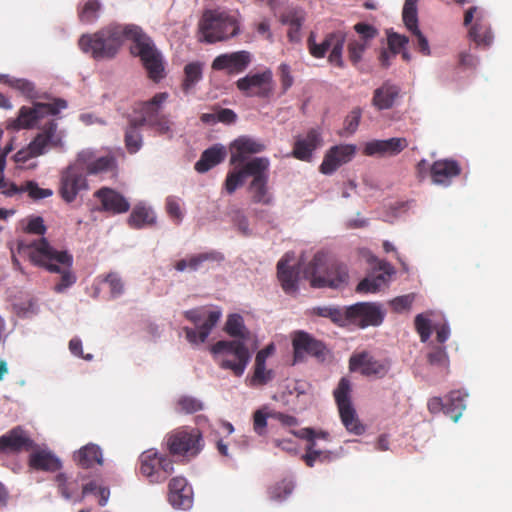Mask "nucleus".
<instances>
[{
	"label": "nucleus",
	"mask_w": 512,
	"mask_h": 512,
	"mask_svg": "<svg viewBox=\"0 0 512 512\" xmlns=\"http://www.w3.org/2000/svg\"><path fill=\"white\" fill-rule=\"evenodd\" d=\"M294 485L292 481L282 480L272 485L269 490V497L275 501H282L292 493Z\"/></svg>",
	"instance_id": "obj_53"
},
{
	"label": "nucleus",
	"mask_w": 512,
	"mask_h": 512,
	"mask_svg": "<svg viewBox=\"0 0 512 512\" xmlns=\"http://www.w3.org/2000/svg\"><path fill=\"white\" fill-rule=\"evenodd\" d=\"M399 95V86L386 81L374 90L372 105L378 110L391 109L399 98Z\"/></svg>",
	"instance_id": "obj_32"
},
{
	"label": "nucleus",
	"mask_w": 512,
	"mask_h": 512,
	"mask_svg": "<svg viewBox=\"0 0 512 512\" xmlns=\"http://www.w3.org/2000/svg\"><path fill=\"white\" fill-rule=\"evenodd\" d=\"M248 173L246 172V163L238 170L231 171L227 174L224 188L229 193L232 194L235 190L243 184L244 178L248 177Z\"/></svg>",
	"instance_id": "obj_52"
},
{
	"label": "nucleus",
	"mask_w": 512,
	"mask_h": 512,
	"mask_svg": "<svg viewBox=\"0 0 512 512\" xmlns=\"http://www.w3.org/2000/svg\"><path fill=\"white\" fill-rule=\"evenodd\" d=\"M353 29L357 36L348 38L347 53L349 61L356 67L361 63L365 51L371 46L379 32L375 26L365 22L356 23Z\"/></svg>",
	"instance_id": "obj_16"
},
{
	"label": "nucleus",
	"mask_w": 512,
	"mask_h": 512,
	"mask_svg": "<svg viewBox=\"0 0 512 512\" xmlns=\"http://www.w3.org/2000/svg\"><path fill=\"white\" fill-rule=\"evenodd\" d=\"M269 160L265 157H256L246 163V172L253 177L248 189L253 203L270 205L272 195L268 190Z\"/></svg>",
	"instance_id": "obj_12"
},
{
	"label": "nucleus",
	"mask_w": 512,
	"mask_h": 512,
	"mask_svg": "<svg viewBox=\"0 0 512 512\" xmlns=\"http://www.w3.org/2000/svg\"><path fill=\"white\" fill-rule=\"evenodd\" d=\"M88 189L87 175L76 160L60 172L58 194L64 202H74L78 195Z\"/></svg>",
	"instance_id": "obj_14"
},
{
	"label": "nucleus",
	"mask_w": 512,
	"mask_h": 512,
	"mask_svg": "<svg viewBox=\"0 0 512 512\" xmlns=\"http://www.w3.org/2000/svg\"><path fill=\"white\" fill-rule=\"evenodd\" d=\"M279 75H280V82H281V88L282 93H286L289 88L294 83V78L291 74V68L288 64L282 63L279 66Z\"/></svg>",
	"instance_id": "obj_60"
},
{
	"label": "nucleus",
	"mask_w": 512,
	"mask_h": 512,
	"mask_svg": "<svg viewBox=\"0 0 512 512\" xmlns=\"http://www.w3.org/2000/svg\"><path fill=\"white\" fill-rule=\"evenodd\" d=\"M299 438L305 439L308 441L306 446V453H309L313 450H318L316 448V431L312 428H303L298 432H293Z\"/></svg>",
	"instance_id": "obj_62"
},
{
	"label": "nucleus",
	"mask_w": 512,
	"mask_h": 512,
	"mask_svg": "<svg viewBox=\"0 0 512 512\" xmlns=\"http://www.w3.org/2000/svg\"><path fill=\"white\" fill-rule=\"evenodd\" d=\"M362 110L359 107L354 108L344 120V129L348 134H353L360 123Z\"/></svg>",
	"instance_id": "obj_57"
},
{
	"label": "nucleus",
	"mask_w": 512,
	"mask_h": 512,
	"mask_svg": "<svg viewBox=\"0 0 512 512\" xmlns=\"http://www.w3.org/2000/svg\"><path fill=\"white\" fill-rule=\"evenodd\" d=\"M225 331L234 340H220L212 346V353L221 354L219 366L222 369L231 370L240 377L244 374L251 359V353L245 343L249 339V331L244 325V320L239 314H232L225 324Z\"/></svg>",
	"instance_id": "obj_2"
},
{
	"label": "nucleus",
	"mask_w": 512,
	"mask_h": 512,
	"mask_svg": "<svg viewBox=\"0 0 512 512\" xmlns=\"http://www.w3.org/2000/svg\"><path fill=\"white\" fill-rule=\"evenodd\" d=\"M17 252L34 266L60 274V279L54 286L56 293H63L75 284L77 278L72 271L73 256L66 250L54 248L45 237L19 240Z\"/></svg>",
	"instance_id": "obj_1"
},
{
	"label": "nucleus",
	"mask_w": 512,
	"mask_h": 512,
	"mask_svg": "<svg viewBox=\"0 0 512 512\" xmlns=\"http://www.w3.org/2000/svg\"><path fill=\"white\" fill-rule=\"evenodd\" d=\"M75 459L82 468H90L95 464H103V455L101 448L93 443L83 446L75 454Z\"/></svg>",
	"instance_id": "obj_38"
},
{
	"label": "nucleus",
	"mask_w": 512,
	"mask_h": 512,
	"mask_svg": "<svg viewBox=\"0 0 512 512\" xmlns=\"http://www.w3.org/2000/svg\"><path fill=\"white\" fill-rule=\"evenodd\" d=\"M203 77V64L201 62H191L184 67V78L181 88L185 94H189L196 84Z\"/></svg>",
	"instance_id": "obj_43"
},
{
	"label": "nucleus",
	"mask_w": 512,
	"mask_h": 512,
	"mask_svg": "<svg viewBox=\"0 0 512 512\" xmlns=\"http://www.w3.org/2000/svg\"><path fill=\"white\" fill-rule=\"evenodd\" d=\"M100 3L98 0H87L78 8V17L82 23L90 24L99 16Z\"/></svg>",
	"instance_id": "obj_48"
},
{
	"label": "nucleus",
	"mask_w": 512,
	"mask_h": 512,
	"mask_svg": "<svg viewBox=\"0 0 512 512\" xmlns=\"http://www.w3.org/2000/svg\"><path fill=\"white\" fill-rule=\"evenodd\" d=\"M29 466L35 470L55 472L61 468V461L51 452L43 450L30 455Z\"/></svg>",
	"instance_id": "obj_37"
},
{
	"label": "nucleus",
	"mask_w": 512,
	"mask_h": 512,
	"mask_svg": "<svg viewBox=\"0 0 512 512\" xmlns=\"http://www.w3.org/2000/svg\"><path fill=\"white\" fill-rule=\"evenodd\" d=\"M103 281L108 284L112 297H118L124 292L123 281L117 273L110 272Z\"/></svg>",
	"instance_id": "obj_55"
},
{
	"label": "nucleus",
	"mask_w": 512,
	"mask_h": 512,
	"mask_svg": "<svg viewBox=\"0 0 512 512\" xmlns=\"http://www.w3.org/2000/svg\"><path fill=\"white\" fill-rule=\"evenodd\" d=\"M23 192H27L29 197L33 200H40L53 195V191L51 189L40 188L34 181H27L21 186H17L15 183H10L8 189L2 191L6 196H13Z\"/></svg>",
	"instance_id": "obj_36"
},
{
	"label": "nucleus",
	"mask_w": 512,
	"mask_h": 512,
	"mask_svg": "<svg viewBox=\"0 0 512 512\" xmlns=\"http://www.w3.org/2000/svg\"><path fill=\"white\" fill-rule=\"evenodd\" d=\"M236 87L246 96L268 98L273 92V74L270 69L261 73L248 74L236 81Z\"/></svg>",
	"instance_id": "obj_17"
},
{
	"label": "nucleus",
	"mask_w": 512,
	"mask_h": 512,
	"mask_svg": "<svg viewBox=\"0 0 512 512\" xmlns=\"http://www.w3.org/2000/svg\"><path fill=\"white\" fill-rule=\"evenodd\" d=\"M268 417H270V413L265 414L262 410H257L253 414V429L260 436L266 434Z\"/></svg>",
	"instance_id": "obj_59"
},
{
	"label": "nucleus",
	"mask_w": 512,
	"mask_h": 512,
	"mask_svg": "<svg viewBox=\"0 0 512 512\" xmlns=\"http://www.w3.org/2000/svg\"><path fill=\"white\" fill-rule=\"evenodd\" d=\"M415 329L418 332L422 342H426L431 335V323L430 320L424 317L422 314H418L415 317Z\"/></svg>",
	"instance_id": "obj_56"
},
{
	"label": "nucleus",
	"mask_w": 512,
	"mask_h": 512,
	"mask_svg": "<svg viewBox=\"0 0 512 512\" xmlns=\"http://www.w3.org/2000/svg\"><path fill=\"white\" fill-rule=\"evenodd\" d=\"M28 146L32 151V155H35V157L43 155L48 147L62 149L64 144L61 133L57 132V123L55 121L46 123L42 132L39 133Z\"/></svg>",
	"instance_id": "obj_22"
},
{
	"label": "nucleus",
	"mask_w": 512,
	"mask_h": 512,
	"mask_svg": "<svg viewBox=\"0 0 512 512\" xmlns=\"http://www.w3.org/2000/svg\"><path fill=\"white\" fill-rule=\"evenodd\" d=\"M177 410L185 414H193L203 409V403L192 396H181L177 402Z\"/></svg>",
	"instance_id": "obj_54"
},
{
	"label": "nucleus",
	"mask_w": 512,
	"mask_h": 512,
	"mask_svg": "<svg viewBox=\"0 0 512 512\" xmlns=\"http://www.w3.org/2000/svg\"><path fill=\"white\" fill-rule=\"evenodd\" d=\"M346 41V34L341 31H333L326 34L321 43H317L315 34L310 33L307 39V47L309 53L317 59L324 58L328 52V62L338 68H344L345 63L343 60V48Z\"/></svg>",
	"instance_id": "obj_11"
},
{
	"label": "nucleus",
	"mask_w": 512,
	"mask_h": 512,
	"mask_svg": "<svg viewBox=\"0 0 512 512\" xmlns=\"http://www.w3.org/2000/svg\"><path fill=\"white\" fill-rule=\"evenodd\" d=\"M352 386L349 379L343 377L340 379L336 389L333 392L338 409L344 406L352 405L351 402Z\"/></svg>",
	"instance_id": "obj_49"
},
{
	"label": "nucleus",
	"mask_w": 512,
	"mask_h": 512,
	"mask_svg": "<svg viewBox=\"0 0 512 512\" xmlns=\"http://www.w3.org/2000/svg\"><path fill=\"white\" fill-rule=\"evenodd\" d=\"M314 314L329 318L333 323L344 326L347 323L346 308L344 310L334 306L316 307Z\"/></svg>",
	"instance_id": "obj_47"
},
{
	"label": "nucleus",
	"mask_w": 512,
	"mask_h": 512,
	"mask_svg": "<svg viewBox=\"0 0 512 512\" xmlns=\"http://www.w3.org/2000/svg\"><path fill=\"white\" fill-rule=\"evenodd\" d=\"M404 137H394L386 140H372L365 144L363 153L366 156L393 157L408 147Z\"/></svg>",
	"instance_id": "obj_23"
},
{
	"label": "nucleus",
	"mask_w": 512,
	"mask_h": 512,
	"mask_svg": "<svg viewBox=\"0 0 512 512\" xmlns=\"http://www.w3.org/2000/svg\"><path fill=\"white\" fill-rule=\"evenodd\" d=\"M138 470L150 484H160L174 472V462L169 455L150 448L140 454Z\"/></svg>",
	"instance_id": "obj_10"
},
{
	"label": "nucleus",
	"mask_w": 512,
	"mask_h": 512,
	"mask_svg": "<svg viewBox=\"0 0 512 512\" xmlns=\"http://www.w3.org/2000/svg\"><path fill=\"white\" fill-rule=\"evenodd\" d=\"M94 197L101 202V211L112 214H122L130 209V204L127 199L111 188L102 187L98 189L94 193Z\"/></svg>",
	"instance_id": "obj_30"
},
{
	"label": "nucleus",
	"mask_w": 512,
	"mask_h": 512,
	"mask_svg": "<svg viewBox=\"0 0 512 512\" xmlns=\"http://www.w3.org/2000/svg\"><path fill=\"white\" fill-rule=\"evenodd\" d=\"M339 415L344 427L348 432L355 435H361L365 431V427L361 424L357 417L356 410L353 405L340 407Z\"/></svg>",
	"instance_id": "obj_46"
},
{
	"label": "nucleus",
	"mask_w": 512,
	"mask_h": 512,
	"mask_svg": "<svg viewBox=\"0 0 512 512\" xmlns=\"http://www.w3.org/2000/svg\"><path fill=\"white\" fill-rule=\"evenodd\" d=\"M171 456L193 458L204 446L202 434L197 428L180 427L169 432L164 439Z\"/></svg>",
	"instance_id": "obj_7"
},
{
	"label": "nucleus",
	"mask_w": 512,
	"mask_h": 512,
	"mask_svg": "<svg viewBox=\"0 0 512 512\" xmlns=\"http://www.w3.org/2000/svg\"><path fill=\"white\" fill-rule=\"evenodd\" d=\"M46 226L42 217L37 216L29 219L25 231L27 233L36 234L41 237L46 233Z\"/></svg>",
	"instance_id": "obj_63"
},
{
	"label": "nucleus",
	"mask_w": 512,
	"mask_h": 512,
	"mask_svg": "<svg viewBox=\"0 0 512 512\" xmlns=\"http://www.w3.org/2000/svg\"><path fill=\"white\" fill-rule=\"evenodd\" d=\"M388 48L393 50L397 54L400 53L401 49L408 43V38L404 35H400L395 32L388 33L387 36Z\"/></svg>",
	"instance_id": "obj_61"
},
{
	"label": "nucleus",
	"mask_w": 512,
	"mask_h": 512,
	"mask_svg": "<svg viewBox=\"0 0 512 512\" xmlns=\"http://www.w3.org/2000/svg\"><path fill=\"white\" fill-rule=\"evenodd\" d=\"M166 210L169 216L176 221V223H180L183 214L181 211L180 204L175 197H168L166 199Z\"/></svg>",
	"instance_id": "obj_64"
},
{
	"label": "nucleus",
	"mask_w": 512,
	"mask_h": 512,
	"mask_svg": "<svg viewBox=\"0 0 512 512\" xmlns=\"http://www.w3.org/2000/svg\"><path fill=\"white\" fill-rule=\"evenodd\" d=\"M221 317L220 311H209L207 319L203 324L199 325L197 330L185 327L184 331L187 340L192 344H199L206 341L212 329L216 326Z\"/></svg>",
	"instance_id": "obj_33"
},
{
	"label": "nucleus",
	"mask_w": 512,
	"mask_h": 512,
	"mask_svg": "<svg viewBox=\"0 0 512 512\" xmlns=\"http://www.w3.org/2000/svg\"><path fill=\"white\" fill-rule=\"evenodd\" d=\"M264 149L265 145L260 141L248 136H241L235 139L230 145V164L235 166L240 165L249 155L260 153Z\"/></svg>",
	"instance_id": "obj_28"
},
{
	"label": "nucleus",
	"mask_w": 512,
	"mask_h": 512,
	"mask_svg": "<svg viewBox=\"0 0 512 512\" xmlns=\"http://www.w3.org/2000/svg\"><path fill=\"white\" fill-rule=\"evenodd\" d=\"M226 148L220 144L213 145L212 147L203 151L200 159L195 163V170L199 173H205L211 168L221 163L226 157Z\"/></svg>",
	"instance_id": "obj_34"
},
{
	"label": "nucleus",
	"mask_w": 512,
	"mask_h": 512,
	"mask_svg": "<svg viewBox=\"0 0 512 512\" xmlns=\"http://www.w3.org/2000/svg\"><path fill=\"white\" fill-rule=\"evenodd\" d=\"M224 260V255L218 251L211 250L195 255H191L185 259L176 262L175 269L183 272L186 269L198 271L205 267L207 263H220Z\"/></svg>",
	"instance_id": "obj_31"
},
{
	"label": "nucleus",
	"mask_w": 512,
	"mask_h": 512,
	"mask_svg": "<svg viewBox=\"0 0 512 512\" xmlns=\"http://www.w3.org/2000/svg\"><path fill=\"white\" fill-rule=\"evenodd\" d=\"M168 490V501L174 508L186 510L192 506V488L184 477H173L168 484Z\"/></svg>",
	"instance_id": "obj_25"
},
{
	"label": "nucleus",
	"mask_w": 512,
	"mask_h": 512,
	"mask_svg": "<svg viewBox=\"0 0 512 512\" xmlns=\"http://www.w3.org/2000/svg\"><path fill=\"white\" fill-rule=\"evenodd\" d=\"M252 61L249 51L241 50L218 55L212 62L211 68L215 71H225L229 75L244 72Z\"/></svg>",
	"instance_id": "obj_20"
},
{
	"label": "nucleus",
	"mask_w": 512,
	"mask_h": 512,
	"mask_svg": "<svg viewBox=\"0 0 512 512\" xmlns=\"http://www.w3.org/2000/svg\"><path fill=\"white\" fill-rule=\"evenodd\" d=\"M60 494L65 499H71L79 489V483L76 480L69 481L64 473H59L55 477Z\"/></svg>",
	"instance_id": "obj_50"
},
{
	"label": "nucleus",
	"mask_w": 512,
	"mask_h": 512,
	"mask_svg": "<svg viewBox=\"0 0 512 512\" xmlns=\"http://www.w3.org/2000/svg\"><path fill=\"white\" fill-rule=\"evenodd\" d=\"M339 415L344 427L348 432L355 435H361L365 431V427L361 424L357 417L356 410L353 405L340 407Z\"/></svg>",
	"instance_id": "obj_45"
},
{
	"label": "nucleus",
	"mask_w": 512,
	"mask_h": 512,
	"mask_svg": "<svg viewBox=\"0 0 512 512\" xmlns=\"http://www.w3.org/2000/svg\"><path fill=\"white\" fill-rule=\"evenodd\" d=\"M169 98L167 92L156 93L150 100L140 102L134 108V112L140 117L136 121L140 125H147L160 135L171 133L172 122L169 117L162 113L163 104Z\"/></svg>",
	"instance_id": "obj_6"
},
{
	"label": "nucleus",
	"mask_w": 512,
	"mask_h": 512,
	"mask_svg": "<svg viewBox=\"0 0 512 512\" xmlns=\"http://www.w3.org/2000/svg\"><path fill=\"white\" fill-rule=\"evenodd\" d=\"M133 39L131 53L139 56L140 60L147 71L148 77L155 82L165 77V68L161 53L155 47L151 38L144 33L139 26L137 35Z\"/></svg>",
	"instance_id": "obj_9"
},
{
	"label": "nucleus",
	"mask_w": 512,
	"mask_h": 512,
	"mask_svg": "<svg viewBox=\"0 0 512 512\" xmlns=\"http://www.w3.org/2000/svg\"><path fill=\"white\" fill-rule=\"evenodd\" d=\"M133 39L131 53L139 56L140 60L147 71L148 77L155 82L165 77V68L161 53L155 47L151 38L144 33L139 26L137 35Z\"/></svg>",
	"instance_id": "obj_8"
},
{
	"label": "nucleus",
	"mask_w": 512,
	"mask_h": 512,
	"mask_svg": "<svg viewBox=\"0 0 512 512\" xmlns=\"http://www.w3.org/2000/svg\"><path fill=\"white\" fill-rule=\"evenodd\" d=\"M322 144L318 129L312 128L305 136H297L294 142L292 156L301 161H310L313 152Z\"/></svg>",
	"instance_id": "obj_29"
},
{
	"label": "nucleus",
	"mask_w": 512,
	"mask_h": 512,
	"mask_svg": "<svg viewBox=\"0 0 512 512\" xmlns=\"http://www.w3.org/2000/svg\"><path fill=\"white\" fill-rule=\"evenodd\" d=\"M238 21L219 10H206L199 22L201 40L207 43L224 41L239 33Z\"/></svg>",
	"instance_id": "obj_5"
},
{
	"label": "nucleus",
	"mask_w": 512,
	"mask_h": 512,
	"mask_svg": "<svg viewBox=\"0 0 512 512\" xmlns=\"http://www.w3.org/2000/svg\"><path fill=\"white\" fill-rule=\"evenodd\" d=\"M289 261V254L280 259L277 264V276L283 290L286 293H294L297 290L298 273L288 264Z\"/></svg>",
	"instance_id": "obj_35"
},
{
	"label": "nucleus",
	"mask_w": 512,
	"mask_h": 512,
	"mask_svg": "<svg viewBox=\"0 0 512 512\" xmlns=\"http://www.w3.org/2000/svg\"><path fill=\"white\" fill-rule=\"evenodd\" d=\"M347 323L364 329L382 324L385 311L382 305L374 302H358L346 307Z\"/></svg>",
	"instance_id": "obj_15"
},
{
	"label": "nucleus",
	"mask_w": 512,
	"mask_h": 512,
	"mask_svg": "<svg viewBox=\"0 0 512 512\" xmlns=\"http://www.w3.org/2000/svg\"><path fill=\"white\" fill-rule=\"evenodd\" d=\"M274 378V372L266 368V362L259 357L255 359L254 370L251 377L246 379L250 387H261L268 384Z\"/></svg>",
	"instance_id": "obj_44"
},
{
	"label": "nucleus",
	"mask_w": 512,
	"mask_h": 512,
	"mask_svg": "<svg viewBox=\"0 0 512 512\" xmlns=\"http://www.w3.org/2000/svg\"><path fill=\"white\" fill-rule=\"evenodd\" d=\"M385 281L384 274L366 277L358 283L356 291L358 293H376L384 285Z\"/></svg>",
	"instance_id": "obj_51"
},
{
	"label": "nucleus",
	"mask_w": 512,
	"mask_h": 512,
	"mask_svg": "<svg viewBox=\"0 0 512 512\" xmlns=\"http://www.w3.org/2000/svg\"><path fill=\"white\" fill-rule=\"evenodd\" d=\"M294 362L302 361L305 355L324 358L326 347L323 342L315 339L304 331L295 332L292 339Z\"/></svg>",
	"instance_id": "obj_21"
},
{
	"label": "nucleus",
	"mask_w": 512,
	"mask_h": 512,
	"mask_svg": "<svg viewBox=\"0 0 512 512\" xmlns=\"http://www.w3.org/2000/svg\"><path fill=\"white\" fill-rule=\"evenodd\" d=\"M470 38L477 46L488 47L493 41V34L489 24L482 18H477L469 30Z\"/></svg>",
	"instance_id": "obj_41"
},
{
	"label": "nucleus",
	"mask_w": 512,
	"mask_h": 512,
	"mask_svg": "<svg viewBox=\"0 0 512 512\" xmlns=\"http://www.w3.org/2000/svg\"><path fill=\"white\" fill-rule=\"evenodd\" d=\"M142 126L143 125H140L136 121V118L129 119L128 126L125 130L124 142L125 147L130 154L138 152L142 147L143 140L140 132V128Z\"/></svg>",
	"instance_id": "obj_40"
},
{
	"label": "nucleus",
	"mask_w": 512,
	"mask_h": 512,
	"mask_svg": "<svg viewBox=\"0 0 512 512\" xmlns=\"http://www.w3.org/2000/svg\"><path fill=\"white\" fill-rule=\"evenodd\" d=\"M67 107L63 99H55L50 103H34L32 107L23 106L19 110L18 117L8 122L7 128L12 130L32 128L40 119L47 115H56L61 109Z\"/></svg>",
	"instance_id": "obj_13"
},
{
	"label": "nucleus",
	"mask_w": 512,
	"mask_h": 512,
	"mask_svg": "<svg viewBox=\"0 0 512 512\" xmlns=\"http://www.w3.org/2000/svg\"><path fill=\"white\" fill-rule=\"evenodd\" d=\"M156 217L154 212L142 204L136 205L129 218L128 225L134 229H141L145 226L155 223Z\"/></svg>",
	"instance_id": "obj_39"
},
{
	"label": "nucleus",
	"mask_w": 512,
	"mask_h": 512,
	"mask_svg": "<svg viewBox=\"0 0 512 512\" xmlns=\"http://www.w3.org/2000/svg\"><path fill=\"white\" fill-rule=\"evenodd\" d=\"M75 160L86 175H97L117 169V160L110 153L105 156L95 157L94 152L87 149L80 151Z\"/></svg>",
	"instance_id": "obj_19"
},
{
	"label": "nucleus",
	"mask_w": 512,
	"mask_h": 512,
	"mask_svg": "<svg viewBox=\"0 0 512 512\" xmlns=\"http://www.w3.org/2000/svg\"><path fill=\"white\" fill-rule=\"evenodd\" d=\"M356 153V146L352 144L337 145L326 153L320 165L323 174H331L341 165L352 160Z\"/></svg>",
	"instance_id": "obj_26"
},
{
	"label": "nucleus",
	"mask_w": 512,
	"mask_h": 512,
	"mask_svg": "<svg viewBox=\"0 0 512 512\" xmlns=\"http://www.w3.org/2000/svg\"><path fill=\"white\" fill-rule=\"evenodd\" d=\"M390 367V360H378L366 351L354 353L349 359L350 371H359L362 375L367 377L375 376L383 378L389 372Z\"/></svg>",
	"instance_id": "obj_18"
},
{
	"label": "nucleus",
	"mask_w": 512,
	"mask_h": 512,
	"mask_svg": "<svg viewBox=\"0 0 512 512\" xmlns=\"http://www.w3.org/2000/svg\"><path fill=\"white\" fill-rule=\"evenodd\" d=\"M139 26L135 24L121 25L112 23L93 34H83L79 41L80 49L90 53L96 59H110L115 57L124 40L133 39L137 35Z\"/></svg>",
	"instance_id": "obj_3"
},
{
	"label": "nucleus",
	"mask_w": 512,
	"mask_h": 512,
	"mask_svg": "<svg viewBox=\"0 0 512 512\" xmlns=\"http://www.w3.org/2000/svg\"><path fill=\"white\" fill-rule=\"evenodd\" d=\"M462 172L460 164L453 159H440L430 166V177L433 184L449 186L452 179Z\"/></svg>",
	"instance_id": "obj_27"
},
{
	"label": "nucleus",
	"mask_w": 512,
	"mask_h": 512,
	"mask_svg": "<svg viewBox=\"0 0 512 512\" xmlns=\"http://www.w3.org/2000/svg\"><path fill=\"white\" fill-rule=\"evenodd\" d=\"M34 442L20 426L14 427L0 436V453H19L29 451Z\"/></svg>",
	"instance_id": "obj_24"
},
{
	"label": "nucleus",
	"mask_w": 512,
	"mask_h": 512,
	"mask_svg": "<svg viewBox=\"0 0 512 512\" xmlns=\"http://www.w3.org/2000/svg\"><path fill=\"white\" fill-rule=\"evenodd\" d=\"M427 359L431 365L440 367H446L448 365V355L443 347L434 348L428 353Z\"/></svg>",
	"instance_id": "obj_58"
},
{
	"label": "nucleus",
	"mask_w": 512,
	"mask_h": 512,
	"mask_svg": "<svg viewBox=\"0 0 512 512\" xmlns=\"http://www.w3.org/2000/svg\"><path fill=\"white\" fill-rule=\"evenodd\" d=\"M465 396L461 391H452L446 397L445 415L453 421H457L466 408Z\"/></svg>",
	"instance_id": "obj_42"
},
{
	"label": "nucleus",
	"mask_w": 512,
	"mask_h": 512,
	"mask_svg": "<svg viewBox=\"0 0 512 512\" xmlns=\"http://www.w3.org/2000/svg\"><path fill=\"white\" fill-rule=\"evenodd\" d=\"M304 277L313 288L339 289L347 285L349 272L347 266L331 259L324 252H317L303 271Z\"/></svg>",
	"instance_id": "obj_4"
}]
</instances>
